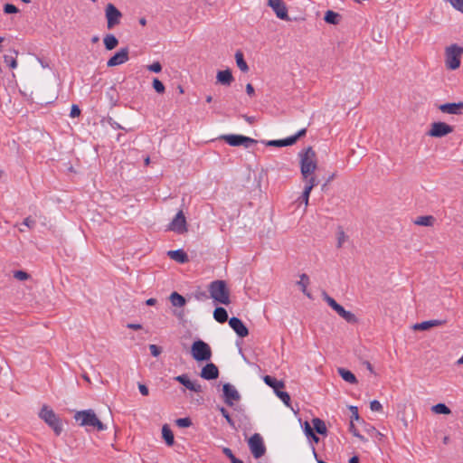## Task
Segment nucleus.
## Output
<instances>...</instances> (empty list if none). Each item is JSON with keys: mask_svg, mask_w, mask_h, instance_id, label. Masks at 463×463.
<instances>
[{"mask_svg": "<svg viewBox=\"0 0 463 463\" xmlns=\"http://www.w3.org/2000/svg\"><path fill=\"white\" fill-rule=\"evenodd\" d=\"M300 172L303 179H307L317 167L316 152L311 146L299 153Z\"/></svg>", "mask_w": 463, "mask_h": 463, "instance_id": "nucleus-1", "label": "nucleus"}, {"mask_svg": "<svg viewBox=\"0 0 463 463\" xmlns=\"http://www.w3.org/2000/svg\"><path fill=\"white\" fill-rule=\"evenodd\" d=\"M208 291L210 297L217 303L222 305H229L230 300V290L227 288V284L224 280H214L212 281L208 286Z\"/></svg>", "mask_w": 463, "mask_h": 463, "instance_id": "nucleus-2", "label": "nucleus"}, {"mask_svg": "<svg viewBox=\"0 0 463 463\" xmlns=\"http://www.w3.org/2000/svg\"><path fill=\"white\" fill-rule=\"evenodd\" d=\"M74 419L80 421V426L93 427L98 430H106V426L98 419L92 410L80 411L76 412Z\"/></svg>", "mask_w": 463, "mask_h": 463, "instance_id": "nucleus-3", "label": "nucleus"}, {"mask_svg": "<svg viewBox=\"0 0 463 463\" xmlns=\"http://www.w3.org/2000/svg\"><path fill=\"white\" fill-rule=\"evenodd\" d=\"M39 417L53 430L56 435H60L62 431V425L60 418L55 414L52 409L47 405H43Z\"/></svg>", "mask_w": 463, "mask_h": 463, "instance_id": "nucleus-4", "label": "nucleus"}, {"mask_svg": "<svg viewBox=\"0 0 463 463\" xmlns=\"http://www.w3.org/2000/svg\"><path fill=\"white\" fill-rule=\"evenodd\" d=\"M191 354L198 362L209 361L212 358V349L204 341L198 339L191 346Z\"/></svg>", "mask_w": 463, "mask_h": 463, "instance_id": "nucleus-5", "label": "nucleus"}, {"mask_svg": "<svg viewBox=\"0 0 463 463\" xmlns=\"http://www.w3.org/2000/svg\"><path fill=\"white\" fill-rule=\"evenodd\" d=\"M463 53V48L457 44H452L446 49V66L449 70H456L460 66V56Z\"/></svg>", "mask_w": 463, "mask_h": 463, "instance_id": "nucleus-6", "label": "nucleus"}, {"mask_svg": "<svg viewBox=\"0 0 463 463\" xmlns=\"http://www.w3.org/2000/svg\"><path fill=\"white\" fill-rule=\"evenodd\" d=\"M264 383L271 387L276 395L286 404L289 405L290 396L287 392H282L280 389L284 388V383L282 381H278L276 378L271 377L269 375H266L263 378Z\"/></svg>", "mask_w": 463, "mask_h": 463, "instance_id": "nucleus-7", "label": "nucleus"}, {"mask_svg": "<svg viewBox=\"0 0 463 463\" xmlns=\"http://www.w3.org/2000/svg\"><path fill=\"white\" fill-rule=\"evenodd\" d=\"M248 445L255 458H261L266 453V447L260 434H253L248 440Z\"/></svg>", "mask_w": 463, "mask_h": 463, "instance_id": "nucleus-8", "label": "nucleus"}, {"mask_svg": "<svg viewBox=\"0 0 463 463\" xmlns=\"http://www.w3.org/2000/svg\"><path fill=\"white\" fill-rule=\"evenodd\" d=\"M222 139H223L227 144H229L232 146H242L246 148L250 147L252 145L257 143V140L245 137L242 135H224L222 137Z\"/></svg>", "mask_w": 463, "mask_h": 463, "instance_id": "nucleus-9", "label": "nucleus"}, {"mask_svg": "<svg viewBox=\"0 0 463 463\" xmlns=\"http://www.w3.org/2000/svg\"><path fill=\"white\" fill-rule=\"evenodd\" d=\"M105 15L109 29H112L114 26L118 25L120 23V18L122 17L121 12L113 4L107 5L105 8Z\"/></svg>", "mask_w": 463, "mask_h": 463, "instance_id": "nucleus-10", "label": "nucleus"}, {"mask_svg": "<svg viewBox=\"0 0 463 463\" xmlns=\"http://www.w3.org/2000/svg\"><path fill=\"white\" fill-rule=\"evenodd\" d=\"M453 132V127L445 122H433L428 135L432 137H442Z\"/></svg>", "mask_w": 463, "mask_h": 463, "instance_id": "nucleus-11", "label": "nucleus"}, {"mask_svg": "<svg viewBox=\"0 0 463 463\" xmlns=\"http://www.w3.org/2000/svg\"><path fill=\"white\" fill-rule=\"evenodd\" d=\"M168 230L178 234H183L187 232L186 219L183 211H179L175 214V218L168 225Z\"/></svg>", "mask_w": 463, "mask_h": 463, "instance_id": "nucleus-12", "label": "nucleus"}, {"mask_svg": "<svg viewBox=\"0 0 463 463\" xmlns=\"http://www.w3.org/2000/svg\"><path fill=\"white\" fill-rule=\"evenodd\" d=\"M223 400L228 406H232L235 402L241 399V395L236 388L231 383H225L222 387Z\"/></svg>", "mask_w": 463, "mask_h": 463, "instance_id": "nucleus-13", "label": "nucleus"}, {"mask_svg": "<svg viewBox=\"0 0 463 463\" xmlns=\"http://www.w3.org/2000/svg\"><path fill=\"white\" fill-rule=\"evenodd\" d=\"M128 53V48H121L107 61V66L114 67L127 62L129 59Z\"/></svg>", "mask_w": 463, "mask_h": 463, "instance_id": "nucleus-14", "label": "nucleus"}, {"mask_svg": "<svg viewBox=\"0 0 463 463\" xmlns=\"http://www.w3.org/2000/svg\"><path fill=\"white\" fill-rule=\"evenodd\" d=\"M438 109L445 114L460 116L463 114V101L440 104Z\"/></svg>", "mask_w": 463, "mask_h": 463, "instance_id": "nucleus-15", "label": "nucleus"}, {"mask_svg": "<svg viewBox=\"0 0 463 463\" xmlns=\"http://www.w3.org/2000/svg\"><path fill=\"white\" fill-rule=\"evenodd\" d=\"M268 5L275 12L277 17L282 20H289L287 6L282 0H269Z\"/></svg>", "mask_w": 463, "mask_h": 463, "instance_id": "nucleus-16", "label": "nucleus"}, {"mask_svg": "<svg viewBox=\"0 0 463 463\" xmlns=\"http://www.w3.org/2000/svg\"><path fill=\"white\" fill-rule=\"evenodd\" d=\"M229 325L240 337H245L249 335L248 328L240 318L235 317H231Z\"/></svg>", "mask_w": 463, "mask_h": 463, "instance_id": "nucleus-17", "label": "nucleus"}, {"mask_svg": "<svg viewBox=\"0 0 463 463\" xmlns=\"http://www.w3.org/2000/svg\"><path fill=\"white\" fill-rule=\"evenodd\" d=\"M174 379H175V381L180 383L186 389H188L190 391H193L194 392H202L201 384L192 382L186 374H181V375L175 376Z\"/></svg>", "mask_w": 463, "mask_h": 463, "instance_id": "nucleus-18", "label": "nucleus"}, {"mask_svg": "<svg viewBox=\"0 0 463 463\" xmlns=\"http://www.w3.org/2000/svg\"><path fill=\"white\" fill-rule=\"evenodd\" d=\"M200 375L205 380H214L219 376V369L214 364L209 363L203 367Z\"/></svg>", "mask_w": 463, "mask_h": 463, "instance_id": "nucleus-19", "label": "nucleus"}, {"mask_svg": "<svg viewBox=\"0 0 463 463\" xmlns=\"http://www.w3.org/2000/svg\"><path fill=\"white\" fill-rule=\"evenodd\" d=\"M217 82L224 86H230L234 80L232 71L227 69L224 71H219L216 75Z\"/></svg>", "mask_w": 463, "mask_h": 463, "instance_id": "nucleus-20", "label": "nucleus"}, {"mask_svg": "<svg viewBox=\"0 0 463 463\" xmlns=\"http://www.w3.org/2000/svg\"><path fill=\"white\" fill-rule=\"evenodd\" d=\"M444 323H445V321H443V320H438V319L428 320V321H423L421 323H417V324L413 325L412 328L414 330H428L434 326H442V325H444Z\"/></svg>", "mask_w": 463, "mask_h": 463, "instance_id": "nucleus-21", "label": "nucleus"}, {"mask_svg": "<svg viewBox=\"0 0 463 463\" xmlns=\"http://www.w3.org/2000/svg\"><path fill=\"white\" fill-rule=\"evenodd\" d=\"M167 255L174 260H175L178 263L184 264L186 263L189 259L188 255L184 250H169L167 252Z\"/></svg>", "mask_w": 463, "mask_h": 463, "instance_id": "nucleus-22", "label": "nucleus"}, {"mask_svg": "<svg viewBox=\"0 0 463 463\" xmlns=\"http://www.w3.org/2000/svg\"><path fill=\"white\" fill-rule=\"evenodd\" d=\"M335 312L348 323L355 324L357 322V317L355 315L350 311L345 310L341 305L338 306Z\"/></svg>", "mask_w": 463, "mask_h": 463, "instance_id": "nucleus-23", "label": "nucleus"}, {"mask_svg": "<svg viewBox=\"0 0 463 463\" xmlns=\"http://www.w3.org/2000/svg\"><path fill=\"white\" fill-rule=\"evenodd\" d=\"M213 317L219 323H225L228 320V313L225 308L218 307L213 311Z\"/></svg>", "mask_w": 463, "mask_h": 463, "instance_id": "nucleus-24", "label": "nucleus"}, {"mask_svg": "<svg viewBox=\"0 0 463 463\" xmlns=\"http://www.w3.org/2000/svg\"><path fill=\"white\" fill-rule=\"evenodd\" d=\"M312 424H313L314 430L318 434H321V435H326V434L327 429H326V423H325V421L323 420H321L319 418H314L312 420Z\"/></svg>", "mask_w": 463, "mask_h": 463, "instance_id": "nucleus-25", "label": "nucleus"}, {"mask_svg": "<svg viewBox=\"0 0 463 463\" xmlns=\"http://www.w3.org/2000/svg\"><path fill=\"white\" fill-rule=\"evenodd\" d=\"M338 373L339 375L347 383H356L357 379L355 375L349 370H346L345 368H338Z\"/></svg>", "mask_w": 463, "mask_h": 463, "instance_id": "nucleus-26", "label": "nucleus"}, {"mask_svg": "<svg viewBox=\"0 0 463 463\" xmlns=\"http://www.w3.org/2000/svg\"><path fill=\"white\" fill-rule=\"evenodd\" d=\"M162 436L168 446H172L175 442L174 434L167 424L162 428Z\"/></svg>", "mask_w": 463, "mask_h": 463, "instance_id": "nucleus-27", "label": "nucleus"}, {"mask_svg": "<svg viewBox=\"0 0 463 463\" xmlns=\"http://www.w3.org/2000/svg\"><path fill=\"white\" fill-rule=\"evenodd\" d=\"M169 299L174 307H181L186 303L185 298L175 291L170 295Z\"/></svg>", "mask_w": 463, "mask_h": 463, "instance_id": "nucleus-28", "label": "nucleus"}, {"mask_svg": "<svg viewBox=\"0 0 463 463\" xmlns=\"http://www.w3.org/2000/svg\"><path fill=\"white\" fill-rule=\"evenodd\" d=\"M235 60H236L237 66L239 67V69L241 71L247 72L249 71V66H248L246 61L244 60L243 53L241 51L236 52Z\"/></svg>", "mask_w": 463, "mask_h": 463, "instance_id": "nucleus-29", "label": "nucleus"}, {"mask_svg": "<svg viewBox=\"0 0 463 463\" xmlns=\"http://www.w3.org/2000/svg\"><path fill=\"white\" fill-rule=\"evenodd\" d=\"M103 42L106 49L109 51L115 49L118 44V40L113 34H107L104 37Z\"/></svg>", "mask_w": 463, "mask_h": 463, "instance_id": "nucleus-30", "label": "nucleus"}, {"mask_svg": "<svg viewBox=\"0 0 463 463\" xmlns=\"http://www.w3.org/2000/svg\"><path fill=\"white\" fill-rule=\"evenodd\" d=\"M434 217L431 216V215H424V216H420L418 217L415 221H414V223L416 225H420V226H426V227H430V226H432L433 223H434Z\"/></svg>", "mask_w": 463, "mask_h": 463, "instance_id": "nucleus-31", "label": "nucleus"}, {"mask_svg": "<svg viewBox=\"0 0 463 463\" xmlns=\"http://www.w3.org/2000/svg\"><path fill=\"white\" fill-rule=\"evenodd\" d=\"M306 133H307V129L302 128L294 136L284 138L283 139L284 146H292L293 144H295L297 142V140L298 138H300L301 137H304L306 135Z\"/></svg>", "mask_w": 463, "mask_h": 463, "instance_id": "nucleus-32", "label": "nucleus"}, {"mask_svg": "<svg viewBox=\"0 0 463 463\" xmlns=\"http://www.w3.org/2000/svg\"><path fill=\"white\" fill-rule=\"evenodd\" d=\"M309 284V278L307 274L303 273L300 275V280L298 281V285L301 288L302 292L308 298H311L310 293L307 291V285Z\"/></svg>", "mask_w": 463, "mask_h": 463, "instance_id": "nucleus-33", "label": "nucleus"}, {"mask_svg": "<svg viewBox=\"0 0 463 463\" xmlns=\"http://www.w3.org/2000/svg\"><path fill=\"white\" fill-rule=\"evenodd\" d=\"M336 239H337L336 247L338 249L342 248L344 243L348 240V236L345 233L343 228L340 226L337 228Z\"/></svg>", "mask_w": 463, "mask_h": 463, "instance_id": "nucleus-34", "label": "nucleus"}, {"mask_svg": "<svg viewBox=\"0 0 463 463\" xmlns=\"http://www.w3.org/2000/svg\"><path fill=\"white\" fill-rule=\"evenodd\" d=\"M431 411L436 414H449L450 409L444 403H438L431 407Z\"/></svg>", "mask_w": 463, "mask_h": 463, "instance_id": "nucleus-35", "label": "nucleus"}, {"mask_svg": "<svg viewBox=\"0 0 463 463\" xmlns=\"http://www.w3.org/2000/svg\"><path fill=\"white\" fill-rule=\"evenodd\" d=\"M338 17H339V14L337 13L328 10L325 14L324 20L328 24H337Z\"/></svg>", "mask_w": 463, "mask_h": 463, "instance_id": "nucleus-36", "label": "nucleus"}, {"mask_svg": "<svg viewBox=\"0 0 463 463\" xmlns=\"http://www.w3.org/2000/svg\"><path fill=\"white\" fill-rule=\"evenodd\" d=\"M313 429L314 428H312L307 421L305 422V429H304V430H305L306 435L307 437H311L312 439L316 443H317L319 441V438L314 433Z\"/></svg>", "mask_w": 463, "mask_h": 463, "instance_id": "nucleus-37", "label": "nucleus"}, {"mask_svg": "<svg viewBox=\"0 0 463 463\" xmlns=\"http://www.w3.org/2000/svg\"><path fill=\"white\" fill-rule=\"evenodd\" d=\"M306 183L305 188H308L309 191H312V189L317 185L318 182L315 176H312L310 175L307 179H303Z\"/></svg>", "mask_w": 463, "mask_h": 463, "instance_id": "nucleus-38", "label": "nucleus"}, {"mask_svg": "<svg viewBox=\"0 0 463 463\" xmlns=\"http://www.w3.org/2000/svg\"><path fill=\"white\" fill-rule=\"evenodd\" d=\"M175 423L180 428H188L192 425V420L190 418H180L175 420Z\"/></svg>", "mask_w": 463, "mask_h": 463, "instance_id": "nucleus-39", "label": "nucleus"}, {"mask_svg": "<svg viewBox=\"0 0 463 463\" xmlns=\"http://www.w3.org/2000/svg\"><path fill=\"white\" fill-rule=\"evenodd\" d=\"M4 61L6 63V65H8L12 69L16 68V66H17L16 59L13 55H7V54L5 55Z\"/></svg>", "mask_w": 463, "mask_h": 463, "instance_id": "nucleus-40", "label": "nucleus"}, {"mask_svg": "<svg viewBox=\"0 0 463 463\" xmlns=\"http://www.w3.org/2000/svg\"><path fill=\"white\" fill-rule=\"evenodd\" d=\"M220 412L222 413V415L225 418V420H227V422L229 423V425L232 428H235V423L233 421V420L231 418L228 411L223 408V407H221L219 409Z\"/></svg>", "mask_w": 463, "mask_h": 463, "instance_id": "nucleus-41", "label": "nucleus"}, {"mask_svg": "<svg viewBox=\"0 0 463 463\" xmlns=\"http://www.w3.org/2000/svg\"><path fill=\"white\" fill-rule=\"evenodd\" d=\"M153 88L157 93H164L165 90L164 84L156 78L153 80Z\"/></svg>", "mask_w": 463, "mask_h": 463, "instance_id": "nucleus-42", "label": "nucleus"}, {"mask_svg": "<svg viewBox=\"0 0 463 463\" xmlns=\"http://www.w3.org/2000/svg\"><path fill=\"white\" fill-rule=\"evenodd\" d=\"M14 278L18 280H26L30 278V274L24 270H15L14 272Z\"/></svg>", "mask_w": 463, "mask_h": 463, "instance_id": "nucleus-43", "label": "nucleus"}, {"mask_svg": "<svg viewBox=\"0 0 463 463\" xmlns=\"http://www.w3.org/2000/svg\"><path fill=\"white\" fill-rule=\"evenodd\" d=\"M349 430L354 436L357 437L362 441H366L365 438L358 432V430L354 425V422H350Z\"/></svg>", "mask_w": 463, "mask_h": 463, "instance_id": "nucleus-44", "label": "nucleus"}, {"mask_svg": "<svg viewBox=\"0 0 463 463\" xmlns=\"http://www.w3.org/2000/svg\"><path fill=\"white\" fill-rule=\"evenodd\" d=\"M18 11L19 10L17 9V7L12 4H5L4 5V12L5 14H16V13H18Z\"/></svg>", "mask_w": 463, "mask_h": 463, "instance_id": "nucleus-45", "label": "nucleus"}, {"mask_svg": "<svg viewBox=\"0 0 463 463\" xmlns=\"http://www.w3.org/2000/svg\"><path fill=\"white\" fill-rule=\"evenodd\" d=\"M325 300L330 306L335 311L338 307L340 304H338L333 298L329 297L328 295H325Z\"/></svg>", "mask_w": 463, "mask_h": 463, "instance_id": "nucleus-46", "label": "nucleus"}, {"mask_svg": "<svg viewBox=\"0 0 463 463\" xmlns=\"http://www.w3.org/2000/svg\"><path fill=\"white\" fill-rule=\"evenodd\" d=\"M147 70L150 71L158 73L162 71V66H161L160 62L156 61V62H153L152 64L148 65Z\"/></svg>", "mask_w": 463, "mask_h": 463, "instance_id": "nucleus-47", "label": "nucleus"}, {"mask_svg": "<svg viewBox=\"0 0 463 463\" xmlns=\"http://www.w3.org/2000/svg\"><path fill=\"white\" fill-rule=\"evenodd\" d=\"M370 409L373 411H382L383 410V405L380 403V402H378L377 400H373L370 403Z\"/></svg>", "mask_w": 463, "mask_h": 463, "instance_id": "nucleus-48", "label": "nucleus"}, {"mask_svg": "<svg viewBox=\"0 0 463 463\" xmlns=\"http://www.w3.org/2000/svg\"><path fill=\"white\" fill-rule=\"evenodd\" d=\"M194 296L195 299H197L199 301H204V300L208 299V298H209L207 293L205 291H202V290L196 291Z\"/></svg>", "mask_w": 463, "mask_h": 463, "instance_id": "nucleus-49", "label": "nucleus"}, {"mask_svg": "<svg viewBox=\"0 0 463 463\" xmlns=\"http://www.w3.org/2000/svg\"><path fill=\"white\" fill-rule=\"evenodd\" d=\"M149 350L151 352V354L155 357L158 356L162 352L161 347L157 346L156 345H150Z\"/></svg>", "mask_w": 463, "mask_h": 463, "instance_id": "nucleus-50", "label": "nucleus"}, {"mask_svg": "<svg viewBox=\"0 0 463 463\" xmlns=\"http://www.w3.org/2000/svg\"><path fill=\"white\" fill-rule=\"evenodd\" d=\"M350 411L352 412V415H351V422H353L354 420H360V417H359V414H358V409L357 407L355 406H350Z\"/></svg>", "mask_w": 463, "mask_h": 463, "instance_id": "nucleus-51", "label": "nucleus"}, {"mask_svg": "<svg viewBox=\"0 0 463 463\" xmlns=\"http://www.w3.org/2000/svg\"><path fill=\"white\" fill-rule=\"evenodd\" d=\"M310 193H311V191H309L308 188L304 187V190H303V193L301 195V199L306 205L308 204Z\"/></svg>", "mask_w": 463, "mask_h": 463, "instance_id": "nucleus-52", "label": "nucleus"}, {"mask_svg": "<svg viewBox=\"0 0 463 463\" xmlns=\"http://www.w3.org/2000/svg\"><path fill=\"white\" fill-rule=\"evenodd\" d=\"M222 453L228 458H230L231 462H232L234 459H236L237 458L233 455L232 451L231 449L229 448H223L222 449Z\"/></svg>", "mask_w": 463, "mask_h": 463, "instance_id": "nucleus-53", "label": "nucleus"}, {"mask_svg": "<svg viewBox=\"0 0 463 463\" xmlns=\"http://www.w3.org/2000/svg\"><path fill=\"white\" fill-rule=\"evenodd\" d=\"M80 114V108L77 106V105H72L71 106V113H70V116L71 118H76V117H79Z\"/></svg>", "mask_w": 463, "mask_h": 463, "instance_id": "nucleus-54", "label": "nucleus"}, {"mask_svg": "<svg viewBox=\"0 0 463 463\" xmlns=\"http://www.w3.org/2000/svg\"><path fill=\"white\" fill-rule=\"evenodd\" d=\"M269 146H284L283 139L270 140L267 143Z\"/></svg>", "mask_w": 463, "mask_h": 463, "instance_id": "nucleus-55", "label": "nucleus"}, {"mask_svg": "<svg viewBox=\"0 0 463 463\" xmlns=\"http://www.w3.org/2000/svg\"><path fill=\"white\" fill-rule=\"evenodd\" d=\"M139 392L142 395L146 396L149 393L148 388L145 384L138 385Z\"/></svg>", "mask_w": 463, "mask_h": 463, "instance_id": "nucleus-56", "label": "nucleus"}, {"mask_svg": "<svg viewBox=\"0 0 463 463\" xmlns=\"http://www.w3.org/2000/svg\"><path fill=\"white\" fill-rule=\"evenodd\" d=\"M24 224L29 228H33L35 225V221L32 220L30 217H27L24 220Z\"/></svg>", "mask_w": 463, "mask_h": 463, "instance_id": "nucleus-57", "label": "nucleus"}, {"mask_svg": "<svg viewBox=\"0 0 463 463\" xmlns=\"http://www.w3.org/2000/svg\"><path fill=\"white\" fill-rule=\"evenodd\" d=\"M246 92H247V94H248V95H250V96L254 95V92H255V91H254V88H253V86H252L250 83H248V84L246 85Z\"/></svg>", "mask_w": 463, "mask_h": 463, "instance_id": "nucleus-58", "label": "nucleus"}, {"mask_svg": "<svg viewBox=\"0 0 463 463\" xmlns=\"http://www.w3.org/2000/svg\"><path fill=\"white\" fill-rule=\"evenodd\" d=\"M127 326L134 330H138L142 328V326L140 324H128Z\"/></svg>", "mask_w": 463, "mask_h": 463, "instance_id": "nucleus-59", "label": "nucleus"}, {"mask_svg": "<svg viewBox=\"0 0 463 463\" xmlns=\"http://www.w3.org/2000/svg\"><path fill=\"white\" fill-rule=\"evenodd\" d=\"M364 364L366 366V368L370 371L371 373H374L373 365L371 364L370 362L365 361Z\"/></svg>", "mask_w": 463, "mask_h": 463, "instance_id": "nucleus-60", "label": "nucleus"}, {"mask_svg": "<svg viewBox=\"0 0 463 463\" xmlns=\"http://www.w3.org/2000/svg\"><path fill=\"white\" fill-rule=\"evenodd\" d=\"M156 303V298H148L146 301V304L147 306H154L155 304Z\"/></svg>", "mask_w": 463, "mask_h": 463, "instance_id": "nucleus-61", "label": "nucleus"}, {"mask_svg": "<svg viewBox=\"0 0 463 463\" xmlns=\"http://www.w3.org/2000/svg\"><path fill=\"white\" fill-rule=\"evenodd\" d=\"M349 463H359V458L357 456H354L349 459Z\"/></svg>", "mask_w": 463, "mask_h": 463, "instance_id": "nucleus-62", "label": "nucleus"}, {"mask_svg": "<svg viewBox=\"0 0 463 463\" xmlns=\"http://www.w3.org/2000/svg\"><path fill=\"white\" fill-rule=\"evenodd\" d=\"M243 117H244V118H245L248 122H250V123H251V122L253 121V118H251V117H248V116H246V115H245V116H243Z\"/></svg>", "mask_w": 463, "mask_h": 463, "instance_id": "nucleus-63", "label": "nucleus"}, {"mask_svg": "<svg viewBox=\"0 0 463 463\" xmlns=\"http://www.w3.org/2000/svg\"><path fill=\"white\" fill-rule=\"evenodd\" d=\"M232 463H243L242 460L236 458Z\"/></svg>", "mask_w": 463, "mask_h": 463, "instance_id": "nucleus-64", "label": "nucleus"}]
</instances>
